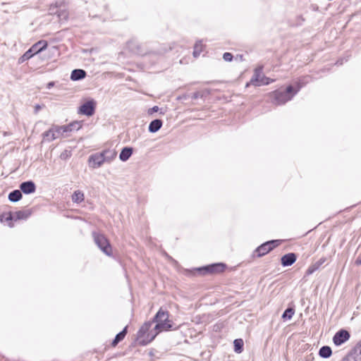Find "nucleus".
Segmentation results:
<instances>
[{
	"label": "nucleus",
	"instance_id": "nucleus-1",
	"mask_svg": "<svg viewBox=\"0 0 361 361\" xmlns=\"http://www.w3.org/2000/svg\"><path fill=\"white\" fill-rule=\"evenodd\" d=\"M226 268V264L224 262H216L192 269H185V274L187 276H192L195 275L204 276L209 274H219L224 272Z\"/></svg>",
	"mask_w": 361,
	"mask_h": 361
},
{
	"label": "nucleus",
	"instance_id": "nucleus-2",
	"mask_svg": "<svg viewBox=\"0 0 361 361\" xmlns=\"http://www.w3.org/2000/svg\"><path fill=\"white\" fill-rule=\"evenodd\" d=\"M293 85H288L284 90H276L270 93V97L272 103L276 105L285 104L290 101L294 97L292 92Z\"/></svg>",
	"mask_w": 361,
	"mask_h": 361
},
{
	"label": "nucleus",
	"instance_id": "nucleus-3",
	"mask_svg": "<svg viewBox=\"0 0 361 361\" xmlns=\"http://www.w3.org/2000/svg\"><path fill=\"white\" fill-rule=\"evenodd\" d=\"M126 47L130 52L140 56L152 55L157 57L160 54L157 51H149L145 44L140 43L136 39H132L128 41Z\"/></svg>",
	"mask_w": 361,
	"mask_h": 361
},
{
	"label": "nucleus",
	"instance_id": "nucleus-4",
	"mask_svg": "<svg viewBox=\"0 0 361 361\" xmlns=\"http://www.w3.org/2000/svg\"><path fill=\"white\" fill-rule=\"evenodd\" d=\"M31 209L18 210L16 212H8L6 214L1 215L0 221L1 222H3L4 221H7L8 226L11 228L13 226V221H16L18 220H26L31 216Z\"/></svg>",
	"mask_w": 361,
	"mask_h": 361
},
{
	"label": "nucleus",
	"instance_id": "nucleus-5",
	"mask_svg": "<svg viewBox=\"0 0 361 361\" xmlns=\"http://www.w3.org/2000/svg\"><path fill=\"white\" fill-rule=\"evenodd\" d=\"M173 324H173V321L169 319V316H168L163 321H161L158 324H155V326L154 327V333L149 334L147 340L142 341V345L149 344L161 331H171L173 329H176V328L173 329Z\"/></svg>",
	"mask_w": 361,
	"mask_h": 361
},
{
	"label": "nucleus",
	"instance_id": "nucleus-6",
	"mask_svg": "<svg viewBox=\"0 0 361 361\" xmlns=\"http://www.w3.org/2000/svg\"><path fill=\"white\" fill-rule=\"evenodd\" d=\"M92 237L94 242L104 254L109 257L113 256L111 245L104 235L94 231L92 232Z\"/></svg>",
	"mask_w": 361,
	"mask_h": 361
},
{
	"label": "nucleus",
	"instance_id": "nucleus-7",
	"mask_svg": "<svg viewBox=\"0 0 361 361\" xmlns=\"http://www.w3.org/2000/svg\"><path fill=\"white\" fill-rule=\"evenodd\" d=\"M281 242V240H270L262 243L253 251L252 257H262L264 256L274 248L279 246Z\"/></svg>",
	"mask_w": 361,
	"mask_h": 361
},
{
	"label": "nucleus",
	"instance_id": "nucleus-8",
	"mask_svg": "<svg viewBox=\"0 0 361 361\" xmlns=\"http://www.w3.org/2000/svg\"><path fill=\"white\" fill-rule=\"evenodd\" d=\"M152 324L153 322H145L137 331L135 341L138 342L140 345L145 346V345L142 344V341L147 340L149 334L154 333V329L150 330Z\"/></svg>",
	"mask_w": 361,
	"mask_h": 361
},
{
	"label": "nucleus",
	"instance_id": "nucleus-9",
	"mask_svg": "<svg viewBox=\"0 0 361 361\" xmlns=\"http://www.w3.org/2000/svg\"><path fill=\"white\" fill-rule=\"evenodd\" d=\"M262 68H257L255 69L253 75L251 78L250 83L255 86L259 87L262 85H268L272 83L275 80L268 78L265 75H261Z\"/></svg>",
	"mask_w": 361,
	"mask_h": 361
},
{
	"label": "nucleus",
	"instance_id": "nucleus-10",
	"mask_svg": "<svg viewBox=\"0 0 361 361\" xmlns=\"http://www.w3.org/2000/svg\"><path fill=\"white\" fill-rule=\"evenodd\" d=\"M97 106V102L94 99H89L78 108V114L87 116H91L94 114Z\"/></svg>",
	"mask_w": 361,
	"mask_h": 361
},
{
	"label": "nucleus",
	"instance_id": "nucleus-11",
	"mask_svg": "<svg viewBox=\"0 0 361 361\" xmlns=\"http://www.w3.org/2000/svg\"><path fill=\"white\" fill-rule=\"evenodd\" d=\"M350 338V332L345 329H339L333 336V343L336 346H340L348 341Z\"/></svg>",
	"mask_w": 361,
	"mask_h": 361
},
{
	"label": "nucleus",
	"instance_id": "nucleus-12",
	"mask_svg": "<svg viewBox=\"0 0 361 361\" xmlns=\"http://www.w3.org/2000/svg\"><path fill=\"white\" fill-rule=\"evenodd\" d=\"M90 166L97 169L100 167L104 163L106 162L102 152H97L91 154L88 158Z\"/></svg>",
	"mask_w": 361,
	"mask_h": 361
},
{
	"label": "nucleus",
	"instance_id": "nucleus-13",
	"mask_svg": "<svg viewBox=\"0 0 361 361\" xmlns=\"http://www.w3.org/2000/svg\"><path fill=\"white\" fill-rule=\"evenodd\" d=\"M19 188L20 189L22 193L25 195H30L35 192L37 186L33 180H28L22 182L19 185Z\"/></svg>",
	"mask_w": 361,
	"mask_h": 361
},
{
	"label": "nucleus",
	"instance_id": "nucleus-14",
	"mask_svg": "<svg viewBox=\"0 0 361 361\" xmlns=\"http://www.w3.org/2000/svg\"><path fill=\"white\" fill-rule=\"evenodd\" d=\"M310 75H305L299 78L293 85L292 92L293 94L296 95L298 92L305 87L310 80Z\"/></svg>",
	"mask_w": 361,
	"mask_h": 361
},
{
	"label": "nucleus",
	"instance_id": "nucleus-15",
	"mask_svg": "<svg viewBox=\"0 0 361 361\" xmlns=\"http://www.w3.org/2000/svg\"><path fill=\"white\" fill-rule=\"evenodd\" d=\"M298 255L295 252H288L281 257V264L283 267L293 265L297 260Z\"/></svg>",
	"mask_w": 361,
	"mask_h": 361
},
{
	"label": "nucleus",
	"instance_id": "nucleus-16",
	"mask_svg": "<svg viewBox=\"0 0 361 361\" xmlns=\"http://www.w3.org/2000/svg\"><path fill=\"white\" fill-rule=\"evenodd\" d=\"M47 41L41 39L35 43L34 44H32L30 49L36 55L44 51L47 48Z\"/></svg>",
	"mask_w": 361,
	"mask_h": 361
},
{
	"label": "nucleus",
	"instance_id": "nucleus-17",
	"mask_svg": "<svg viewBox=\"0 0 361 361\" xmlns=\"http://www.w3.org/2000/svg\"><path fill=\"white\" fill-rule=\"evenodd\" d=\"M82 128L81 121H73L68 125L61 126L60 129H63V133H67L72 131H78Z\"/></svg>",
	"mask_w": 361,
	"mask_h": 361
},
{
	"label": "nucleus",
	"instance_id": "nucleus-18",
	"mask_svg": "<svg viewBox=\"0 0 361 361\" xmlns=\"http://www.w3.org/2000/svg\"><path fill=\"white\" fill-rule=\"evenodd\" d=\"M326 261V257H322L318 261L312 264L306 270L305 275L310 276L319 270L322 265Z\"/></svg>",
	"mask_w": 361,
	"mask_h": 361
},
{
	"label": "nucleus",
	"instance_id": "nucleus-19",
	"mask_svg": "<svg viewBox=\"0 0 361 361\" xmlns=\"http://www.w3.org/2000/svg\"><path fill=\"white\" fill-rule=\"evenodd\" d=\"M341 361H361V354L353 347Z\"/></svg>",
	"mask_w": 361,
	"mask_h": 361
},
{
	"label": "nucleus",
	"instance_id": "nucleus-20",
	"mask_svg": "<svg viewBox=\"0 0 361 361\" xmlns=\"http://www.w3.org/2000/svg\"><path fill=\"white\" fill-rule=\"evenodd\" d=\"M128 326L126 325L122 331L118 333L111 343L112 347H116L120 342H121L128 334Z\"/></svg>",
	"mask_w": 361,
	"mask_h": 361
},
{
	"label": "nucleus",
	"instance_id": "nucleus-21",
	"mask_svg": "<svg viewBox=\"0 0 361 361\" xmlns=\"http://www.w3.org/2000/svg\"><path fill=\"white\" fill-rule=\"evenodd\" d=\"M87 75L85 70L80 68H75L72 71L70 78L72 81H79L84 79Z\"/></svg>",
	"mask_w": 361,
	"mask_h": 361
},
{
	"label": "nucleus",
	"instance_id": "nucleus-22",
	"mask_svg": "<svg viewBox=\"0 0 361 361\" xmlns=\"http://www.w3.org/2000/svg\"><path fill=\"white\" fill-rule=\"evenodd\" d=\"M169 316V312L168 310L160 307L159 310L157 312L151 322L154 323L158 324L161 321H163L166 317Z\"/></svg>",
	"mask_w": 361,
	"mask_h": 361
},
{
	"label": "nucleus",
	"instance_id": "nucleus-23",
	"mask_svg": "<svg viewBox=\"0 0 361 361\" xmlns=\"http://www.w3.org/2000/svg\"><path fill=\"white\" fill-rule=\"evenodd\" d=\"M133 153V148L132 147H123L119 154V159L121 161H128Z\"/></svg>",
	"mask_w": 361,
	"mask_h": 361
},
{
	"label": "nucleus",
	"instance_id": "nucleus-24",
	"mask_svg": "<svg viewBox=\"0 0 361 361\" xmlns=\"http://www.w3.org/2000/svg\"><path fill=\"white\" fill-rule=\"evenodd\" d=\"M163 126L161 119L156 118L152 120L148 126V131L151 133H155L159 131Z\"/></svg>",
	"mask_w": 361,
	"mask_h": 361
},
{
	"label": "nucleus",
	"instance_id": "nucleus-25",
	"mask_svg": "<svg viewBox=\"0 0 361 361\" xmlns=\"http://www.w3.org/2000/svg\"><path fill=\"white\" fill-rule=\"evenodd\" d=\"M23 197V193L19 188L18 190H13L9 192L8 199L11 202H17L20 201Z\"/></svg>",
	"mask_w": 361,
	"mask_h": 361
},
{
	"label": "nucleus",
	"instance_id": "nucleus-26",
	"mask_svg": "<svg viewBox=\"0 0 361 361\" xmlns=\"http://www.w3.org/2000/svg\"><path fill=\"white\" fill-rule=\"evenodd\" d=\"M101 152L104 158H105L106 161L109 163L113 161L117 155V152L115 149H106L102 150Z\"/></svg>",
	"mask_w": 361,
	"mask_h": 361
},
{
	"label": "nucleus",
	"instance_id": "nucleus-27",
	"mask_svg": "<svg viewBox=\"0 0 361 361\" xmlns=\"http://www.w3.org/2000/svg\"><path fill=\"white\" fill-rule=\"evenodd\" d=\"M318 354L322 358H329L332 355L331 348L329 345H323L319 348Z\"/></svg>",
	"mask_w": 361,
	"mask_h": 361
},
{
	"label": "nucleus",
	"instance_id": "nucleus-28",
	"mask_svg": "<svg viewBox=\"0 0 361 361\" xmlns=\"http://www.w3.org/2000/svg\"><path fill=\"white\" fill-rule=\"evenodd\" d=\"M210 94V91L208 89L203 90L202 91H197L193 92L190 95L192 99H205Z\"/></svg>",
	"mask_w": 361,
	"mask_h": 361
},
{
	"label": "nucleus",
	"instance_id": "nucleus-29",
	"mask_svg": "<svg viewBox=\"0 0 361 361\" xmlns=\"http://www.w3.org/2000/svg\"><path fill=\"white\" fill-rule=\"evenodd\" d=\"M42 136L43 138L48 142L54 140L58 137L57 135H55L54 128L52 127L49 128L48 130L44 131L42 133Z\"/></svg>",
	"mask_w": 361,
	"mask_h": 361
},
{
	"label": "nucleus",
	"instance_id": "nucleus-30",
	"mask_svg": "<svg viewBox=\"0 0 361 361\" xmlns=\"http://www.w3.org/2000/svg\"><path fill=\"white\" fill-rule=\"evenodd\" d=\"M234 352L241 353L244 350V342L242 338H236L233 341Z\"/></svg>",
	"mask_w": 361,
	"mask_h": 361
},
{
	"label": "nucleus",
	"instance_id": "nucleus-31",
	"mask_svg": "<svg viewBox=\"0 0 361 361\" xmlns=\"http://www.w3.org/2000/svg\"><path fill=\"white\" fill-rule=\"evenodd\" d=\"M295 314L294 307H289L286 308L282 314L281 318L284 320H290L292 319L293 316Z\"/></svg>",
	"mask_w": 361,
	"mask_h": 361
},
{
	"label": "nucleus",
	"instance_id": "nucleus-32",
	"mask_svg": "<svg viewBox=\"0 0 361 361\" xmlns=\"http://www.w3.org/2000/svg\"><path fill=\"white\" fill-rule=\"evenodd\" d=\"M35 55V54L32 52V51L29 49L18 59V63L19 64L23 63L33 57Z\"/></svg>",
	"mask_w": 361,
	"mask_h": 361
},
{
	"label": "nucleus",
	"instance_id": "nucleus-33",
	"mask_svg": "<svg viewBox=\"0 0 361 361\" xmlns=\"http://www.w3.org/2000/svg\"><path fill=\"white\" fill-rule=\"evenodd\" d=\"M73 202L80 203L84 200V193L80 190H75L72 195Z\"/></svg>",
	"mask_w": 361,
	"mask_h": 361
},
{
	"label": "nucleus",
	"instance_id": "nucleus-34",
	"mask_svg": "<svg viewBox=\"0 0 361 361\" xmlns=\"http://www.w3.org/2000/svg\"><path fill=\"white\" fill-rule=\"evenodd\" d=\"M202 40L197 41L194 45V50H193V53H192V55L195 58H197L200 56V53L202 51Z\"/></svg>",
	"mask_w": 361,
	"mask_h": 361
},
{
	"label": "nucleus",
	"instance_id": "nucleus-35",
	"mask_svg": "<svg viewBox=\"0 0 361 361\" xmlns=\"http://www.w3.org/2000/svg\"><path fill=\"white\" fill-rule=\"evenodd\" d=\"M57 18H59V21L60 22L66 21L68 18V12L64 8H59Z\"/></svg>",
	"mask_w": 361,
	"mask_h": 361
},
{
	"label": "nucleus",
	"instance_id": "nucleus-36",
	"mask_svg": "<svg viewBox=\"0 0 361 361\" xmlns=\"http://www.w3.org/2000/svg\"><path fill=\"white\" fill-rule=\"evenodd\" d=\"M304 22H305V18L302 17V16L299 15L295 17V20L293 22V25L297 26V27L301 26Z\"/></svg>",
	"mask_w": 361,
	"mask_h": 361
},
{
	"label": "nucleus",
	"instance_id": "nucleus-37",
	"mask_svg": "<svg viewBox=\"0 0 361 361\" xmlns=\"http://www.w3.org/2000/svg\"><path fill=\"white\" fill-rule=\"evenodd\" d=\"M59 11V8L58 7V6L56 4L51 5L49 8V14L56 15V16L58 15Z\"/></svg>",
	"mask_w": 361,
	"mask_h": 361
},
{
	"label": "nucleus",
	"instance_id": "nucleus-38",
	"mask_svg": "<svg viewBox=\"0 0 361 361\" xmlns=\"http://www.w3.org/2000/svg\"><path fill=\"white\" fill-rule=\"evenodd\" d=\"M349 57H350V55H348L346 56L341 57V58L338 59L336 61L335 65H336V66H341V65H343L345 62H347L348 61Z\"/></svg>",
	"mask_w": 361,
	"mask_h": 361
},
{
	"label": "nucleus",
	"instance_id": "nucleus-39",
	"mask_svg": "<svg viewBox=\"0 0 361 361\" xmlns=\"http://www.w3.org/2000/svg\"><path fill=\"white\" fill-rule=\"evenodd\" d=\"M233 59V55L230 52H225L223 54V59L226 61L231 62Z\"/></svg>",
	"mask_w": 361,
	"mask_h": 361
},
{
	"label": "nucleus",
	"instance_id": "nucleus-40",
	"mask_svg": "<svg viewBox=\"0 0 361 361\" xmlns=\"http://www.w3.org/2000/svg\"><path fill=\"white\" fill-rule=\"evenodd\" d=\"M159 110V108L158 106H154L151 108H149L148 110H147V114L148 115H152L154 114V113L156 112H158Z\"/></svg>",
	"mask_w": 361,
	"mask_h": 361
},
{
	"label": "nucleus",
	"instance_id": "nucleus-41",
	"mask_svg": "<svg viewBox=\"0 0 361 361\" xmlns=\"http://www.w3.org/2000/svg\"><path fill=\"white\" fill-rule=\"evenodd\" d=\"M71 155V152L70 151H68V150H64L61 154H60V158L61 159H68V157H70Z\"/></svg>",
	"mask_w": 361,
	"mask_h": 361
},
{
	"label": "nucleus",
	"instance_id": "nucleus-42",
	"mask_svg": "<svg viewBox=\"0 0 361 361\" xmlns=\"http://www.w3.org/2000/svg\"><path fill=\"white\" fill-rule=\"evenodd\" d=\"M190 97V95L187 94V93H184L181 95H179L177 97L176 99L178 101H185V100H187L188 99H189Z\"/></svg>",
	"mask_w": 361,
	"mask_h": 361
},
{
	"label": "nucleus",
	"instance_id": "nucleus-43",
	"mask_svg": "<svg viewBox=\"0 0 361 361\" xmlns=\"http://www.w3.org/2000/svg\"><path fill=\"white\" fill-rule=\"evenodd\" d=\"M52 128H54L55 135L61 134L63 135L64 133H63V129H60L61 126H53Z\"/></svg>",
	"mask_w": 361,
	"mask_h": 361
},
{
	"label": "nucleus",
	"instance_id": "nucleus-44",
	"mask_svg": "<svg viewBox=\"0 0 361 361\" xmlns=\"http://www.w3.org/2000/svg\"><path fill=\"white\" fill-rule=\"evenodd\" d=\"M44 106V105H40L39 104H37L35 106H34V114H37L39 110H41L42 109V107Z\"/></svg>",
	"mask_w": 361,
	"mask_h": 361
},
{
	"label": "nucleus",
	"instance_id": "nucleus-45",
	"mask_svg": "<svg viewBox=\"0 0 361 361\" xmlns=\"http://www.w3.org/2000/svg\"><path fill=\"white\" fill-rule=\"evenodd\" d=\"M355 264L357 265V266H360L361 265V252L357 257V258H356V259L355 261Z\"/></svg>",
	"mask_w": 361,
	"mask_h": 361
},
{
	"label": "nucleus",
	"instance_id": "nucleus-46",
	"mask_svg": "<svg viewBox=\"0 0 361 361\" xmlns=\"http://www.w3.org/2000/svg\"><path fill=\"white\" fill-rule=\"evenodd\" d=\"M354 347L358 350L360 354H361V341H359Z\"/></svg>",
	"mask_w": 361,
	"mask_h": 361
},
{
	"label": "nucleus",
	"instance_id": "nucleus-47",
	"mask_svg": "<svg viewBox=\"0 0 361 361\" xmlns=\"http://www.w3.org/2000/svg\"><path fill=\"white\" fill-rule=\"evenodd\" d=\"M54 85H55V82L54 81H50L47 84V88L49 90L51 87H53L54 86Z\"/></svg>",
	"mask_w": 361,
	"mask_h": 361
},
{
	"label": "nucleus",
	"instance_id": "nucleus-48",
	"mask_svg": "<svg viewBox=\"0 0 361 361\" xmlns=\"http://www.w3.org/2000/svg\"><path fill=\"white\" fill-rule=\"evenodd\" d=\"M237 58H239L240 61L243 60V55H237Z\"/></svg>",
	"mask_w": 361,
	"mask_h": 361
}]
</instances>
